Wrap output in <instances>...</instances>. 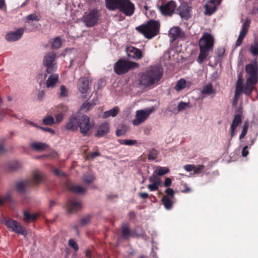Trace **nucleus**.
I'll return each instance as SVG.
<instances>
[{
    "mask_svg": "<svg viewBox=\"0 0 258 258\" xmlns=\"http://www.w3.org/2000/svg\"><path fill=\"white\" fill-rule=\"evenodd\" d=\"M217 3L210 0L205 6V15H211L214 13L217 10Z\"/></svg>",
    "mask_w": 258,
    "mask_h": 258,
    "instance_id": "5701e85b",
    "label": "nucleus"
},
{
    "mask_svg": "<svg viewBox=\"0 0 258 258\" xmlns=\"http://www.w3.org/2000/svg\"><path fill=\"white\" fill-rule=\"evenodd\" d=\"M42 122L45 125H51L55 123V121L52 116L48 115L43 118Z\"/></svg>",
    "mask_w": 258,
    "mask_h": 258,
    "instance_id": "ea45409f",
    "label": "nucleus"
},
{
    "mask_svg": "<svg viewBox=\"0 0 258 258\" xmlns=\"http://www.w3.org/2000/svg\"><path fill=\"white\" fill-rule=\"evenodd\" d=\"M6 114H9L11 116H16L15 115L13 114L12 110L4 108H1L0 109V120L3 119Z\"/></svg>",
    "mask_w": 258,
    "mask_h": 258,
    "instance_id": "37998d69",
    "label": "nucleus"
},
{
    "mask_svg": "<svg viewBox=\"0 0 258 258\" xmlns=\"http://www.w3.org/2000/svg\"><path fill=\"white\" fill-rule=\"evenodd\" d=\"M120 238L129 240L131 237L134 236V232L130 229V224L127 223H122L120 227Z\"/></svg>",
    "mask_w": 258,
    "mask_h": 258,
    "instance_id": "dca6fc26",
    "label": "nucleus"
},
{
    "mask_svg": "<svg viewBox=\"0 0 258 258\" xmlns=\"http://www.w3.org/2000/svg\"><path fill=\"white\" fill-rule=\"evenodd\" d=\"M56 57V54L50 52L47 53L44 56L43 60V65L47 68L46 73L44 75V78L47 76V74L53 73L56 70V66L54 63Z\"/></svg>",
    "mask_w": 258,
    "mask_h": 258,
    "instance_id": "0eeeda50",
    "label": "nucleus"
},
{
    "mask_svg": "<svg viewBox=\"0 0 258 258\" xmlns=\"http://www.w3.org/2000/svg\"><path fill=\"white\" fill-rule=\"evenodd\" d=\"M171 199L172 198L167 196H163L162 197L161 201L165 208L167 210L171 209L173 207V202Z\"/></svg>",
    "mask_w": 258,
    "mask_h": 258,
    "instance_id": "bb28decb",
    "label": "nucleus"
},
{
    "mask_svg": "<svg viewBox=\"0 0 258 258\" xmlns=\"http://www.w3.org/2000/svg\"><path fill=\"white\" fill-rule=\"evenodd\" d=\"M105 6L109 11L118 10L122 0H105Z\"/></svg>",
    "mask_w": 258,
    "mask_h": 258,
    "instance_id": "4be33fe9",
    "label": "nucleus"
},
{
    "mask_svg": "<svg viewBox=\"0 0 258 258\" xmlns=\"http://www.w3.org/2000/svg\"><path fill=\"white\" fill-rule=\"evenodd\" d=\"M100 17L99 12L96 9L90 10L83 18V22L87 27L97 24Z\"/></svg>",
    "mask_w": 258,
    "mask_h": 258,
    "instance_id": "6e6552de",
    "label": "nucleus"
},
{
    "mask_svg": "<svg viewBox=\"0 0 258 258\" xmlns=\"http://www.w3.org/2000/svg\"><path fill=\"white\" fill-rule=\"evenodd\" d=\"M94 179V177L92 175H84L83 177V182L87 184L92 183Z\"/></svg>",
    "mask_w": 258,
    "mask_h": 258,
    "instance_id": "a18cd8bd",
    "label": "nucleus"
},
{
    "mask_svg": "<svg viewBox=\"0 0 258 258\" xmlns=\"http://www.w3.org/2000/svg\"><path fill=\"white\" fill-rule=\"evenodd\" d=\"M118 111V108L117 107H114L108 111H105L103 113L102 117L104 118H106L110 116L115 117L117 115Z\"/></svg>",
    "mask_w": 258,
    "mask_h": 258,
    "instance_id": "c756f323",
    "label": "nucleus"
},
{
    "mask_svg": "<svg viewBox=\"0 0 258 258\" xmlns=\"http://www.w3.org/2000/svg\"><path fill=\"white\" fill-rule=\"evenodd\" d=\"M64 117V114L62 113H59L55 116L56 122L58 123L61 122Z\"/></svg>",
    "mask_w": 258,
    "mask_h": 258,
    "instance_id": "0e129e2a",
    "label": "nucleus"
},
{
    "mask_svg": "<svg viewBox=\"0 0 258 258\" xmlns=\"http://www.w3.org/2000/svg\"><path fill=\"white\" fill-rule=\"evenodd\" d=\"M135 9V5L130 0H122L118 10L126 16H131L134 14Z\"/></svg>",
    "mask_w": 258,
    "mask_h": 258,
    "instance_id": "ddd939ff",
    "label": "nucleus"
},
{
    "mask_svg": "<svg viewBox=\"0 0 258 258\" xmlns=\"http://www.w3.org/2000/svg\"><path fill=\"white\" fill-rule=\"evenodd\" d=\"M119 142L122 145L127 146H132L137 143V141L133 140H120Z\"/></svg>",
    "mask_w": 258,
    "mask_h": 258,
    "instance_id": "de8ad7c7",
    "label": "nucleus"
},
{
    "mask_svg": "<svg viewBox=\"0 0 258 258\" xmlns=\"http://www.w3.org/2000/svg\"><path fill=\"white\" fill-rule=\"evenodd\" d=\"M186 82L184 79H180L179 80L176 85L174 87V89L177 91H180L186 87Z\"/></svg>",
    "mask_w": 258,
    "mask_h": 258,
    "instance_id": "72a5a7b5",
    "label": "nucleus"
},
{
    "mask_svg": "<svg viewBox=\"0 0 258 258\" xmlns=\"http://www.w3.org/2000/svg\"><path fill=\"white\" fill-rule=\"evenodd\" d=\"M215 90L213 89L212 85L211 84L204 86L201 91L202 94L203 95H211L215 94Z\"/></svg>",
    "mask_w": 258,
    "mask_h": 258,
    "instance_id": "2f4dec72",
    "label": "nucleus"
},
{
    "mask_svg": "<svg viewBox=\"0 0 258 258\" xmlns=\"http://www.w3.org/2000/svg\"><path fill=\"white\" fill-rule=\"evenodd\" d=\"M110 129L109 124L106 122L102 123L97 130L95 136L98 138L103 137L109 133Z\"/></svg>",
    "mask_w": 258,
    "mask_h": 258,
    "instance_id": "aec40b11",
    "label": "nucleus"
},
{
    "mask_svg": "<svg viewBox=\"0 0 258 258\" xmlns=\"http://www.w3.org/2000/svg\"><path fill=\"white\" fill-rule=\"evenodd\" d=\"M242 92V91H240L239 90H238V89H235L234 96L232 103L233 105H235L237 104L238 98Z\"/></svg>",
    "mask_w": 258,
    "mask_h": 258,
    "instance_id": "4d7b16f0",
    "label": "nucleus"
},
{
    "mask_svg": "<svg viewBox=\"0 0 258 258\" xmlns=\"http://www.w3.org/2000/svg\"><path fill=\"white\" fill-rule=\"evenodd\" d=\"M169 172V169L167 167H159L157 170V174L159 176L163 175Z\"/></svg>",
    "mask_w": 258,
    "mask_h": 258,
    "instance_id": "09e8293b",
    "label": "nucleus"
},
{
    "mask_svg": "<svg viewBox=\"0 0 258 258\" xmlns=\"http://www.w3.org/2000/svg\"><path fill=\"white\" fill-rule=\"evenodd\" d=\"M205 168V166L203 165H199L198 166L195 165V168L194 169V172L195 174H199L201 171Z\"/></svg>",
    "mask_w": 258,
    "mask_h": 258,
    "instance_id": "052dcab7",
    "label": "nucleus"
},
{
    "mask_svg": "<svg viewBox=\"0 0 258 258\" xmlns=\"http://www.w3.org/2000/svg\"><path fill=\"white\" fill-rule=\"evenodd\" d=\"M165 192L166 194V196H167L172 199H173L174 198V191L172 188H167L165 190Z\"/></svg>",
    "mask_w": 258,
    "mask_h": 258,
    "instance_id": "680f3d73",
    "label": "nucleus"
},
{
    "mask_svg": "<svg viewBox=\"0 0 258 258\" xmlns=\"http://www.w3.org/2000/svg\"><path fill=\"white\" fill-rule=\"evenodd\" d=\"M214 44L213 37L208 33H205L199 43L200 53L197 61L199 64H202L208 57L210 52L213 51Z\"/></svg>",
    "mask_w": 258,
    "mask_h": 258,
    "instance_id": "f03ea898",
    "label": "nucleus"
},
{
    "mask_svg": "<svg viewBox=\"0 0 258 258\" xmlns=\"http://www.w3.org/2000/svg\"><path fill=\"white\" fill-rule=\"evenodd\" d=\"M37 214H30L27 211L24 212V220L26 222L35 221L37 218Z\"/></svg>",
    "mask_w": 258,
    "mask_h": 258,
    "instance_id": "7c9ffc66",
    "label": "nucleus"
},
{
    "mask_svg": "<svg viewBox=\"0 0 258 258\" xmlns=\"http://www.w3.org/2000/svg\"><path fill=\"white\" fill-rule=\"evenodd\" d=\"M23 33L24 29L20 28L15 32L7 33L5 36V38L8 41H15L21 38Z\"/></svg>",
    "mask_w": 258,
    "mask_h": 258,
    "instance_id": "6ab92c4d",
    "label": "nucleus"
},
{
    "mask_svg": "<svg viewBox=\"0 0 258 258\" xmlns=\"http://www.w3.org/2000/svg\"><path fill=\"white\" fill-rule=\"evenodd\" d=\"M249 77L247 78L246 81L247 83L251 85H255L258 80V74H248Z\"/></svg>",
    "mask_w": 258,
    "mask_h": 258,
    "instance_id": "f704fd0d",
    "label": "nucleus"
},
{
    "mask_svg": "<svg viewBox=\"0 0 258 258\" xmlns=\"http://www.w3.org/2000/svg\"><path fill=\"white\" fill-rule=\"evenodd\" d=\"M158 154L159 152L157 150L152 149L149 151L148 159L149 160H154L157 158Z\"/></svg>",
    "mask_w": 258,
    "mask_h": 258,
    "instance_id": "58836bf2",
    "label": "nucleus"
},
{
    "mask_svg": "<svg viewBox=\"0 0 258 258\" xmlns=\"http://www.w3.org/2000/svg\"><path fill=\"white\" fill-rule=\"evenodd\" d=\"M138 67V63L120 58L114 64L113 69L117 75H121Z\"/></svg>",
    "mask_w": 258,
    "mask_h": 258,
    "instance_id": "39448f33",
    "label": "nucleus"
},
{
    "mask_svg": "<svg viewBox=\"0 0 258 258\" xmlns=\"http://www.w3.org/2000/svg\"><path fill=\"white\" fill-rule=\"evenodd\" d=\"M176 3L174 1H170L167 3L163 4L159 7L161 13L165 16H172L176 11Z\"/></svg>",
    "mask_w": 258,
    "mask_h": 258,
    "instance_id": "1a4fd4ad",
    "label": "nucleus"
},
{
    "mask_svg": "<svg viewBox=\"0 0 258 258\" xmlns=\"http://www.w3.org/2000/svg\"><path fill=\"white\" fill-rule=\"evenodd\" d=\"M169 35L173 39V40L178 38L182 37L184 35L182 30L178 27H174L172 28L169 31Z\"/></svg>",
    "mask_w": 258,
    "mask_h": 258,
    "instance_id": "b1692460",
    "label": "nucleus"
},
{
    "mask_svg": "<svg viewBox=\"0 0 258 258\" xmlns=\"http://www.w3.org/2000/svg\"><path fill=\"white\" fill-rule=\"evenodd\" d=\"M159 184H158L152 183L148 184L147 187L151 191H153L157 190L159 188Z\"/></svg>",
    "mask_w": 258,
    "mask_h": 258,
    "instance_id": "e2e57ef3",
    "label": "nucleus"
},
{
    "mask_svg": "<svg viewBox=\"0 0 258 258\" xmlns=\"http://www.w3.org/2000/svg\"><path fill=\"white\" fill-rule=\"evenodd\" d=\"M30 147L37 151H44L47 147V145L41 142H35L30 144Z\"/></svg>",
    "mask_w": 258,
    "mask_h": 258,
    "instance_id": "cd10ccee",
    "label": "nucleus"
},
{
    "mask_svg": "<svg viewBox=\"0 0 258 258\" xmlns=\"http://www.w3.org/2000/svg\"><path fill=\"white\" fill-rule=\"evenodd\" d=\"M40 16L37 15L35 13L31 14L27 16V19L30 21H39L40 20Z\"/></svg>",
    "mask_w": 258,
    "mask_h": 258,
    "instance_id": "3c124183",
    "label": "nucleus"
},
{
    "mask_svg": "<svg viewBox=\"0 0 258 258\" xmlns=\"http://www.w3.org/2000/svg\"><path fill=\"white\" fill-rule=\"evenodd\" d=\"M194 168L195 165L187 164L184 166V169L188 172L194 170Z\"/></svg>",
    "mask_w": 258,
    "mask_h": 258,
    "instance_id": "774afa93",
    "label": "nucleus"
},
{
    "mask_svg": "<svg viewBox=\"0 0 258 258\" xmlns=\"http://www.w3.org/2000/svg\"><path fill=\"white\" fill-rule=\"evenodd\" d=\"M44 179V175L39 170H35L33 173L32 179L18 182L16 188L20 193L25 192V189L28 187H33L39 184Z\"/></svg>",
    "mask_w": 258,
    "mask_h": 258,
    "instance_id": "20e7f679",
    "label": "nucleus"
},
{
    "mask_svg": "<svg viewBox=\"0 0 258 258\" xmlns=\"http://www.w3.org/2000/svg\"><path fill=\"white\" fill-rule=\"evenodd\" d=\"M188 106V103L181 101L178 105V111H182L186 108Z\"/></svg>",
    "mask_w": 258,
    "mask_h": 258,
    "instance_id": "bf43d9fd",
    "label": "nucleus"
},
{
    "mask_svg": "<svg viewBox=\"0 0 258 258\" xmlns=\"http://www.w3.org/2000/svg\"><path fill=\"white\" fill-rule=\"evenodd\" d=\"M58 75L57 74H51L46 81L47 88H53L58 81Z\"/></svg>",
    "mask_w": 258,
    "mask_h": 258,
    "instance_id": "393cba45",
    "label": "nucleus"
},
{
    "mask_svg": "<svg viewBox=\"0 0 258 258\" xmlns=\"http://www.w3.org/2000/svg\"><path fill=\"white\" fill-rule=\"evenodd\" d=\"M155 111V108L152 107L151 108L145 110H139L136 111V118L133 120V124L134 125H139L145 121L150 114Z\"/></svg>",
    "mask_w": 258,
    "mask_h": 258,
    "instance_id": "9b49d317",
    "label": "nucleus"
},
{
    "mask_svg": "<svg viewBox=\"0 0 258 258\" xmlns=\"http://www.w3.org/2000/svg\"><path fill=\"white\" fill-rule=\"evenodd\" d=\"M68 95V90L64 85H61L60 86V93L59 97H64Z\"/></svg>",
    "mask_w": 258,
    "mask_h": 258,
    "instance_id": "49530a36",
    "label": "nucleus"
},
{
    "mask_svg": "<svg viewBox=\"0 0 258 258\" xmlns=\"http://www.w3.org/2000/svg\"><path fill=\"white\" fill-rule=\"evenodd\" d=\"M20 167V164L17 161L11 162L9 164L10 169L12 171L16 170Z\"/></svg>",
    "mask_w": 258,
    "mask_h": 258,
    "instance_id": "5fc2aeb1",
    "label": "nucleus"
},
{
    "mask_svg": "<svg viewBox=\"0 0 258 258\" xmlns=\"http://www.w3.org/2000/svg\"><path fill=\"white\" fill-rule=\"evenodd\" d=\"M6 141L5 138L0 139V154L5 153L7 149L5 148V143Z\"/></svg>",
    "mask_w": 258,
    "mask_h": 258,
    "instance_id": "864d4df0",
    "label": "nucleus"
},
{
    "mask_svg": "<svg viewBox=\"0 0 258 258\" xmlns=\"http://www.w3.org/2000/svg\"><path fill=\"white\" fill-rule=\"evenodd\" d=\"M66 207L67 213L72 214L80 210L82 207V204L80 202L69 200L66 203Z\"/></svg>",
    "mask_w": 258,
    "mask_h": 258,
    "instance_id": "f3484780",
    "label": "nucleus"
},
{
    "mask_svg": "<svg viewBox=\"0 0 258 258\" xmlns=\"http://www.w3.org/2000/svg\"><path fill=\"white\" fill-rule=\"evenodd\" d=\"M160 26L159 22L151 20L146 24L137 27L136 29L146 38L151 39L159 33Z\"/></svg>",
    "mask_w": 258,
    "mask_h": 258,
    "instance_id": "7ed1b4c3",
    "label": "nucleus"
},
{
    "mask_svg": "<svg viewBox=\"0 0 258 258\" xmlns=\"http://www.w3.org/2000/svg\"><path fill=\"white\" fill-rule=\"evenodd\" d=\"M53 172L55 175L58 176H63L64 175V173L58 169H54Z\"/></svg>",
    "mask_w": 258,
    "mask_h": 258,
    "instance_id": "338daca9",
    "label": "nucleus"
},
{
    "mask_svg": "<svg viewBox=\"0 0 258 258\" xmlns=\"http://www.w3.org/2000/svg\"><path fill=\"white\" fill-rule=\"evenodd\" d=\"M172 180L170 178L167 177L165 179L163 185L165 187H169L171 185Z\"/></svg>",
    "mask_w": 258,
    "mask_h": 258,
    "instance_id": "69168bd1",
    "label": "nucleus"
},
{
    "mask_svg": "<svg viewBox=\"0 0 258 258\" xmlns=\"http://www.w3.org/2000/svg\"><path fill=\"white\" fill-rule=\"evenodd\" d=\"M12 201V197L10 194H7L5 196L0 198V206L5 203H10Z\"/></svg>",
    "mask_w": 258,
    "mask_h": 258,
    "instance_id": "a19ab883",
    "label": "nucleus"
},
{
    "mask_svg": "<svg viewBox=\"0 0 258 258\" xmlns=\"http://www.w3.org/2000/svg\"><path fill=\"white\" fill-rule=\"evenodd\" d=\"M128 56L137 60L142 58L143 54L141 50L135 47H128L126 49Z\"/></svg>",
    "mask_w": 258,
    "mask_h": 258,
    "instance_id": "a211bd4d",
    "label": "nucleus"
},
{
    "mask_svg": "<svg viewBox=\"0 0 258 258\" xmlns=\"http://www.w3.org/2000/svg\"><path fill=\"white\" fill-rule=\"evenodd\" d=\"M69 189L75 193L81 194L86 191V188L79 185L71 184L69 186Z\"/></svg>",
    "mask_w": 258,
    "mask_h": 258,
    "instance_id": "c85d7f7f",
    "label": "nucleus"
},
{
    "mask_svg": "<svg viewBox=\"0 0 258 258\" xmlns=\"http://www.w3.org/2000/svg\"><path fill=\"white\" fill-rule=\"evenodd\" d=\"M80 115L73 114L65 125V128L69 131H76L78 130Z\"/></svg>",
    "mask_w": 258,
    "mask_h": 258,
    "instance_id": "2eb2a0df",
    "label": "nucleus"
},
{
    "mask_svg": "<svg viewBox=\"0 0 258 258\" xmlns=\"http://www.w3.org/2000/svg\"><path fill=\"white\" fill-rule=\"evenodd\" d=\"M242 83H243V79L242 78L241 75L240 74L238 76V80L236 82L235 89H238V90H239L240 91H242L243 88Z\"/></svg>",
    "mask_w": 258,
    "mask_h": 258,
    "instance_id": "79ce46f5",
    "label": "nucleus"
},
{
    "mask_svg": "<svg viewBox=\"0 0 258 258\" xmlns=\"http://www.w3.org/2000/svg\"><path fill=\"white\" fill-rule=\"evenodd\" d=\"M78 88L82 94L87 93L89 88L88 79L85 77L81 78L78 83Z\"/></svg>",
    "mask_w": 258,
    "mask_h": 258,
    "instance_id": "412c9836",
    "label": "nucleus"
},
{
    "mask_svg": "<svg viewBox=\"0 0 258 258\" xmlns=\"http://www.w3.org/2000/svg\"><path fill=\"white\" fill-rule=\"evenodd\" d=\"M69 245L70 246L72 247L75 251H77L79 250V246L74 239H69Z\"/></svg>",
    "mask_w": 258,
    "mask_h": 258,
    "instance_id": "603ef678",
    "label": "nucleus"
},
{
    "mask_svg": "<svg viewBox=\"0 0 258 258\" xmlns=\"http://www.w3.org/2000/svg\"><path fill=\"white\" fill-rule=\"evenodd\" d=\"M250 51L253 56L258 55V46L257 44L251 45L250 48Z\"/></svg>",
    "mask_w": 258,
    "mask_h": 258,
    "instance_id": "13d9d810",
    "label": "nucleus"
},
{
    "mask_svg": "<svg viewBox=\"0 0 258 258\" xmlns=\"http://www.w3.org/2000/svg\"><path fill=\"white\" fill-rule=\"evenodd\" d=\"M91 218V216L89 215H87L83 217L80 221V225L83 227L87 225L90 222Z\"/></svg>",
    "mask_w": 258,
    "mask_h": 258,
    "instance_id": "c03bdc74",
    "label": "nucleus"
},
{
    "mask_svg": "<svg viewBox=\"0 0 258 258\" xmlns=\"http://www.w3.org/2000/svg\"><path fill=\"white\" fill-rule=\"evenodd\" d=\"M250 23V20L248 18H246L243 23L239 35L236 41V46H239L242 44L243 39L248 32Z\"/></svg>",
    "mask_w": 258,
    "mask_h": 258,
    "instance_id": "4468645a",
    "label": "nucleus"
},
{
    "mask_svg": "<svg viewBox=\"0 0 258 258\" xmlns=\"http://www.w3.org/2000/svg\"><path fill=\"white\" fill-rule=\"evenodd\" d=\"M92 126L90 118L87 115H80L78 127L80 128V132L84 136L88 135V133Z\"/></svg>",
    "mask_w": 258,
    "mask_h": 258,
    "instance_id": "f8f14e48",
    "label": "nucleus"
},
{
    "mask_svg": "<svg viewBox=\"0 0 258 258\" xmlns=\"http://www.w3.org/2000/svg\"><path fill=\"white\" fill-rule=\"evenodd\" d=\"M163 76L162 69L157 66H152L143 72L140 78V84L145 88L157 84Z\"/></svg>",
    "mask_w": 258,
    "mask_h": 258,
    "instance_id": "f257e3e1",
    "label": "nucleus"
},
{
    "mask_svg": "<svg viewBox=\"0 0 258 258\" xmlns=\"http://www.w3.org/2000/svg\"><path fill=\"white\" fill-rule=\"evenodd\" d=\"M245 72L248 74H258V65L256 62L248 63L245 66Z\"/></svg>",
    "mask_w": 258,
    "mask_h": 258,
    "instance_id": "a878e982",
    "label": "nucleus"
},
{
    "mask_svg": "<svg viewBox=\"0 0 258 258\" xmlns=\"http://www.w3.org/2000/svg\"><path fill=\"white\" fill-rule=\"evenodd\" d=\"M248 126H249L248 122L247 121H244L243 127H242V130L241 133L239 136V139L240 140H242V139H243L244 138V137L246 136V135L247 133Z\"/></svg>",
    "mask_w": 258,
    "mask_h": 258,
    "instance_id": "4c0bfd02",
    "label": "nucleus"
},
{
    "mask_svg": "<svg viewBox=\"0 0 258 258\" xmlns=\"http://www.w3.org/2000/svg\"><path fill=\"white\" fill-rule=\"evenodd\" d=\"M149 181L152 183L160 184L161 180L156 175H152L149 177Z\"/></svg>",
    "mask_w": 258,
    "mask_h": 258,
    "instance_id": "6e6d98bb",
    "label": "nucleus"
},
{
    "mask_svg": "<svg viewBox=\"0 0 258 258\" xmlns=\"http://www.w3.org/2000/svg\"><path fill=\"white\" fill-rule=\"evenodd\" d=\"M1 222L4 223L8 228L11 229L12 231L16 233L20 234L24 236L26 235L27 234L25 228L17 221L12 218L7 219L3 217Z\"/></svg>",
    "mask_w": 258,
    "mask_h": 258,
    "instance_id": "423d86ee",
    "label": "nucleus"
},
{
    "mask_svg": "<svg viewBox=\"0 0 258 258\" xmlns=\"http://www.w3.org/2000/svg\"><path fill=\"white\" fill-rule=\"evenodd\" d=\"M253 85H251V84L247 83V82H246L245 85L243 86V91L242 92L246 95H250L251 94L253 89Z\"/></svg>",
    "mask_w": 258,
    "mask_h": 258,
    "instance_id": "c9c22d12",
    "label": "nucleus"
},
{
    "mask_svg": "<svg viewBox=\"0 0 258 258\" xmlns=\"http://www.w3.org/2000/svg\"><path fill=\"white\" fill-rule=\"evenodd\" d=\"M61 41L59 37H57L53 39L51 43V47L53 49H58L61 47Z\"/></svg>",
    "mask_w": 258,
    "mask_h": 258,
    "instance_id": "e433bc0d",
    "label": "nucleus"
},
{
    "mask_svg": "<svg viewBox=\"0 0 258 258\" xmlns=\"http://www.w3.org/2000/svg\"><path fill=\"white\" fill-rule=\"evenodd\" d=\"M93 105V104L92 103L85 101L82 104L81 107V110L84 112H87Z\"/></svg>",
    "mask_w": 258,
    "mask_h": 258,
    "instance_id": "8fccbe9b",
    "label": "nucleus"
},
{
    "mask_svg": "<svg viewBox=\"0 0 258 258\" xmlns=\"http://www.w3.org/2000/svg\"><path fill=\"white\" fill-rule=\"evenodd\" d=\"M241 114L240 113L236 114L234 117L230 127H232L233 128H236L238 125L241 123Z\"/></svg>",
    "mask_w": 258,
    "mask_h": 258,
    "instance_id": "473e14b6",
    "label": "nucleus"
},
{
    "mask_svg": "<svg viewBox=\"0 0 258 258\" xmlns=\"http://www.w3.org/2000/svg\"><path fill=\"white\" fill-rule=\"evenodd\" d=\"M192 7L187 3L183 2L176 9V13L182 20H188L191 17Z\"/></svg>",
    "mask_w": 258,
    "mask_h": 258,
    "instance_id": "9d476101",
    "label": "nucleus"
}]
</instances>
